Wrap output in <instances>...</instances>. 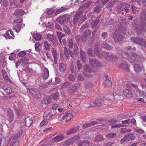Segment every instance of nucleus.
<instances>
[{
	"instance_id": "f257e3e1",
	"label": "nucleus",
	"mask_w": 146,
	"mask_h": 146,
	"mask_svg": "<svg viewBox=\"0 0 146 146\" xmlns=\"http://www.w3.org/2000/svg\"><path fill=\"white\" fill-rule=\"evenodd\" d=\"M140 17L141 20H142L143 19H144L143 20L144 21H142L141 23L140 24L142 28L141 30L139 29V30L141 32V31L143 32V29L146 32V11L142 12Z\"/></svg>"
},
{
	"instance_id": "f03ea898",
	"label": "nucleus",
	"mask_w": 146,
	"mask_h": 146,
	"mask_svg": "<svg viewBox=\"0 0 146 146\" xmlns=\"http://www.w3.org/2000/svg\"><path fill=\"white\" fill-rule=\"evenodd\" d=\"M131 40L135 43L142 45L146 47V41L144 39L139 37L131 38Z\"/></svg>"
},
{
	"instance_id": "7ed1b4c3",
	"label": "nucleus",
	"mask_w": 146,
	"mask_h": 146,
	"mask_svg": "<svg viewBox=\"0 0 146 146\" xmlns=\"http://www.w3.org/2000/svg\"><path fill=\"white\" fill-rule=\"evenodd\" d=\"M103 56L108 60L115 61L117 60V57L112 55H109L108 53L104 52L102 54Z\"/></svg>"
},
{
	"instance_id": "20e7f679",
	"label": "nucleus",
	"mask_w": 146,
	"mask_h": 146,
	"mask_svg": "<svg viewBox=\"0 0 146 146\" xmlns=\"http://www.w3.org/2000/svg\"><path fill=\"white\" fill-rule=\"evenodd\" d=\"M84 70L83 72L84 75L87 77L89 78L91 76V75L88 73L92 72V70L90 68L89 66L87 65H84L83 67Z\"/></svg>"
},
{
	"instance_id": "39448f33",
	"label": "nucleus",
	"mask_w": 146,
	"mask_h": 146,
	"mask_svg": "<svg viewBox=\"0 0 146 146\" xmlns=\"http://www.w3.org/2000/svg\"><path fill=\"white\" fill-rule=\"evenodd\" d=\"M122 55L123 58L127 59L130 62L133 61L136 58L135 54L134 53H132L131 55H129L125 54L123 55V54Z\"/></svg>"
},
{
	"instance_id": "423d86ee",
	"label": "nucleus",
	"mask_w": 146,
	"mask_h": 146,
	"mask_svg": "<svg viewBox=\"0 0 146 146\" xmlns=\"http://www.w3.org/2000/svg\"><path fill=\"white\" fill-rule=\"evenodd\" d=\"M134 139L133 134H129L125 136L121 140V142H123L125 141H129L132 140Z\"/></svg>"
},
{
	"instance_id": "0eeeda50",
	"label": "nucleus",
	"mask_w": 146,
	"mask_h": 146,
	"mask_svg": "<svg viewBox=\"0 0 146 146\" xmlns=\"http://www.w3.org/2000/svg\"><path fill=\"white\" fill-rule=\"evenodd\" d=\"M129 6L130 5L129 4L126 3H124L121 4L119 7L121 11H123L125 10L126 13H128L129 11V10L127 8L129 7Z\"/></svg>"
},
{
	"instance_id": "6e6552de",
	"label": "nucleus",
	"mask_w": 146,
	"mask_h": 146,
	"mask_svg": "<svg viewBox=\"0 0 146 146\" xmlns=\"http://www.w3.org/2000/svg\"><path fill=\"white\" fill-rule=\"evenodd\" d=\"M27 90L30 94L36 97H38L36 96H38L40 94V91L35 89L28 88Z\"/></svg>"
},
{
	"instance_id": "1a4fd4ad",
	"label": "nucleus",
	"mask_w": 146,
	"mask_h": 146,
	"mask_svg": "<svg viewBox=\"0 0 146 146\" xmlns=\"http://www.w3.org/2000/svg\"><path fill=\"white\" fill-rule=\"evenodd\" d=\"M6 64V58L5 56L2 53L0 54V68L5 66Z\"/></svg>"
},
{
	"instance_id": "9d476101",
	"label": "nucleus",
	"mask_w": 146,
	"mask_h": 146,
	"mask_svg": "<svg viewBox=\"0 0 146 146\" xmlns=\"http://www.w3.org/2000/svg\"><path fill=\"white\" fill-rule=\"evenodd\" d=\"M72 116L71 112L69 111L65 113L64 115H63L62 118L65 121H68L70 119Z\"/></svg>"
},
{
	"instance_id": "9b49d317",
	"label": "nucleus",
	"mask_w": 146,
	"mask_h": 146,
	"mask_svg": "<svg viewBox=\"0 0 146 146\" xmlns=\"http://www.w3.org/2000/svg\"><path fill=\"white\" fill-rule=\"evenodd\" d=\"M90 35V31L89 30H86L84 33L82 37V39L84 41H86Z\"/></svg>"
},
{
	"instance_id": "f8f14e48",
	"label": "nucleus",
	"mask_w": 146,
	"mask_h": 146,
	"mask_svg": "<svg viewBox=\"0 0 146 146\" xmlns=\"http://www.w3.org/2000/svg\"><path fill=\"white\" fill-rule=\"evenodd\" d=\"M25 13V11L22 9H18L16 10L13 13L14 15L16 17L23 16Z\"/></svg>"
},
{
	"instance_id": "ddd939ff",
	"label": "nucleus",
	"mask_w": 146,
	"mask_h": 146,
	"mask_svg": "<svg viewBox=\"0 0 146 146\" xmlns=\"http://www.w3.org/2000/svg\"><path fill=\"white\" fill-rule=\"evenodd\" d=\"M89 61L90 64L92 66H99L101 65V64L99 62L94 59L89 58Z\"/></svg>"
},
{
	"instance_id": "4468645a",
	"label": "nucleus",
	"mask_w": 146,
	"mask_h": 146,
	"mask_svg": "<svg viewBox=\"0 0 146 146\" xmlns=\"http://www.w3.org/2000/svg\"><path fill=\"white\" fill-rule=\"evenodd\" d=\"M49 76V72L48 69L46 68H44L42 74V78L44 80L48 78Z\"/></svg>"
},
{
	"instance_id": "2eb2a0df",
	"label": "nucleus",
	"mask_w": 146,
	"mask_h": 146,
	"mask_svg": "<svg viewBox=\"0 0 146 146\" xmlns=\"http://www.w3.org/2000/svg\"><path fill=\"white\" fill-rule=\"evenodd\" d=\"M25 125L29 127L32 124L33 121L31 117H27L25 119Z\"/></svg>"
},
{
	"instance_id": "dca6fc26",
	"label": "nucleus",
	"mask_w": 146,
	"mask_h": 146,
	"mask_svg": "<svg viewBox=\"0 0 146 146\" xmlns=\"http://www.w3.org/2000/svg\"><path fill=\"white\" fill-rule=\"evenodd\" d=\"M47 39L53 43H54L56 41L55 36L53 35H50L49 34H47Z\"/></svg>"
},
{
	"instance_id": "f3484780",
	"label": "nucleus",
	"mask_w": 146,
	"mask_h": 146,
	"mask_svg": "<svg viewBox=\"0 0 146 146\" xmlns=\"http://www.w3.org/2000/svg\"><path fill=\"white\" fill-rule=\"evenodd\" d=\"M82 13V12L79 11L76 14L73 19L74 24L75 25H77V22L78 20L80 17V15Z\"/></svg>"
},
{
	"instance_id": "a211bd4d",
	"label": "nucleus",
	"mask_w": 146,
	"mask_h": 146,
	"mask_svg": "<svg viewBox=\"0 0 146 146\" xmlns=\"http://www.w3.org/2000/svg\"><path fill=\"white\" fill-rule=\"evenodd\" d=\"M113 37L115 40L117 42L120 41L123 38L122 34H117L116 33H115Z\"/></svg>"
},
{
	"instance_id": "6ab92c4d",
	"label": "nucleus",
	"mask_w": 146,
	"mask_h": 146,
	"mask_svg": "<svg viewBox=\"0 0 146 146\" xmlns=\"http://www.w3.org/2000/svg\"><path fill=\"white\" fill-rule=\"evenodd\" d=\"M97 123H98L96 121H92L90 123L85 124L82 126V127L83 128H86L88 127L97 124Z\"/></svg>"
},
{
	"instance_id": "aec40b11",
	"label": "nucleus",
	"mask_w": 146,
	"mask_h": 146,
	"mask_svg": "<svg viewBox=\"0 0 146 146\" xmlns=\"http://www.w3.org/2000/svg\"><path fill=\"white\" fill-rule=\"evenodd\" d=\"M124 95L127 97H131L132 96V93L130 90H125L123 92Z\"/></svg>"
},
{
	"instance_id": "412c9836",
	"label": "nucleus",
	"mask_w": 146,
	"mask_h": 146,
	"mask_svg": "<svg viewBox=\"0 0 146 146\" xmlns=\"http://www.w3.org/2000/svg\"><path fill=\"white\" fill-rule=\"evenodd\" d=\"M52 101V98H51L50 96H48L43 100L42 102L44 104H47L50 103Z\"/></svg>"
},
{
	"instance_id": "4be33fe9",
	"label": "nucleus",
	"mask_w": 146,
	"mask_h": 146,
	"mask_svg": "<svg viewBox=\"0 0 146 146\" xmlns=\"http://www.w3.org/2000/svg\"><path fill=\"white\" fill-rule=\"evenodd\" d=\"M64 138V135H59L53 138L52 139V141L54 142H58L62 140Z\"/></svg>"
},
{
	"instance_id": "5701e85b",
	"label": "nucleus",
	"mask_w": 146,
	"mask_h": 146,
	"mask_svg": "<svg viewBox=\"0 0 146 146\" xmlns=\"http://www.w3.org/2000/svg\"><path fill=\"white\" fill-rule=\"evenodd\" d=\"M21 28V25L20 24H17L15 26L13 27V30L18 33L20 31Z\"/></svg>"
},
{
	"instance_id": "b1692460",
	"label": "nucleus",
	"mask_w": 146,
	"mask_h": 146,
	"mask_svg": "<svg viewBox=\"0 0 146 146\" xmlns=\"http://www.w3.org/2000/svg\"><path fill=\"white\" fill-rule=\"evenodd\" d=\"M134 68L136 73H139L141 70L142 68L141 65L139 64H135L134 66Z\"/></svg>"
},
{
	"instance_id": "393cba45",
	"label": "nucleus",
	"mask_w": 146,
	"mask_h": 146,
	"mask_svg": "<svg viewBox=\"0 0 146 146\" xmlns=\"http://www.w3.org/2000/svg\"><path fill=\"white\" fill-rule=\"evenodd\" d=\"M99 100H97L96 101H93L90 104V105L92 107H95L96 106H101L102 104H101V102L100 103H98V102L99 101Z\"/></svg>"
},
{
	"instance_id": "a878e982",
	"label": "nucleus",
	"mask_w": 146,
	"mask_h": 146,
	"mask_svg": "<svg viewBox=\"0 0 146 146\" xmlns=\"http://www.w3.org/2000/svg\"><path fill=\"white\" fill-rule=\"evenodd\" d=\"M67 9V8L64 7H61L58 8L55 10V13L56 14H58L62 12Z\"/></svg>"
},
{
	"instance_id": "bb28decb",
	"label": "nucleus",
	"mask_w": 146,
	"mask_h": 146,
	"mask_svg": "<svg viewBox=\"0 0 146 146\" xmlns=\"http://www.w3.org/2000/svg\"><path fill=\"white\" fill-rule=\"evenodd\" d=\"M105 81V83L106 85L108 87H110L112 85L111 82L109 79L108 76H106L104 78Z\"/></svg>"
},
{
	"instance_id": "cd10ccee",
	"label": "nucleus",
	"mask_w": 146,
	"mask_h": 146,
	"mask_svg": "<svg viewBox=\"0 0 146 146\" xmlns=\"http://www.w3.org/2000/svg\"><path fill=\"white\" fill-rule=\"evenodd\" d=\"M10 5L12 7L15 8L18 7L17 2L16 0H10Z\"/></svg>"
},
{
	"instance_id": "c85d7f7f",
	"label": "nucleus",
	"mask_w": 146,
	"mask_h": 146,
	"mask_svg": "<svg viewBox=\"0 0 146 146\" xmlns=\"http://www.w3.org/2000/svg\"><path fill=\"white\" fill-rule=\"evenodd\" d=\"M54 11V10L52 9H48L46 11V12H45L44 14L43 15L47 17L48 16L51 15Z\"/></svg>"
},
{
	"instance_id": "c756f323",
	"label": "nucleus",
	"mask_w": 146,
	"mask_h": 146,
	"mask_svg": "<svg viewBox=\"0 0 146 146\" xmlns=\"http://www.w3.org/2000/svg\"><path fill=\"white\" fill-rule=\"evenodd\" d=\"M59 70L61 72L65 71L66 69L65 64L63 63H60L59 64Z\"/></svg>"
},
{
	"instance_id": "7c9ffc66",
	"label": "nucleus",
	"mask_w": 146,
	"mask_h": 146,
	"mask_svg": "<svg viewBox=\"0 0 146 146\" xmlns=\"http://www.w3.org/2000/svg\"><path fill=\"white\" fill-rule=\"evenodd\" d=\"M23 132V131L21 130L18 131L15 136L13 138V139L16 140L19 138L22 135Z\"/></svg>"
},
{
	"instance_id": "2f4dec72",
	"label": "nucleus",
	"mask_w": 146,
	"mask_h": 146,
	"mask_svg": "<svg viewBox=\"0 0 146 146\" xmlns=\"http://www.w3.org/2000/svg\"><path fill=\"white\" fill-rule=\"evenodd\" d=\"M33 38L36 40H38L42 38V36L39 34L36 33L32 35Z\"/></svg>"
},
{
	"instance_id": "473e14b6",
	"label": "nucleus",
	"mask_w": 146,
	"mask_h": 146,
	"mask_svg": "<svg viewBox=\"0 0 146 146\" xmlns=\"http://www.w3.org/2000/svg\"><path fill=\"white\" fill-rule=\"evenodd\" d=\"M119 66L120 68H123L126 71L129 70V66L127 64L122 63L120 64Z\"/></svg>"
},
{
	"instance_id": "72a5a7b5",
	"label": "nucleus",
	"mask_w": 146,
	"mask_h": 146,
	"mask_svg": "<svg viewBox=\"0 0 146 146\" xmlns=\"http://www.w3.org/2000/svg\"><path fill=\"white\" fill-rule=\"evenodd\" d=\"M2 74L4 79L7 82H9V79L6 73L5 70H2Z\"/></svg>"
},
{
	"instance_id": "f704fd0d",
	"label": "nucleus",
	"mask_w": 146,
	"mask_h": 146,
	"mask_svg": "<svg viewBox=\"0 0 146 146\" xmlns=\"http://www.w3.org/2000/svg\"><path fill=\"white\" fill-rule=\"evenodd\" d=\"M101 46L102 48L110 50L112 49V47L107 43L102 44L101 45Z\"/></svg>"
},
{
	"instance_id": "c9c22d12",
	"label": "nucleus",
	"mask_w": 146,
	"mask_h": 146,
	"mask_svg": "<svg viewBox=\"0 0 146 146\" xmlns=\"http://www.w3.org/2000/svg\"><path fill=\"white\" fill-rule=\"evenodd\" d=\"M51 52L55 60L57 58V56H58L57 53L56 52V51L54 48H52Z\"/></svg>"
},
{
	"instance_id": "e433bc0d",
	"label": "nucleus",
	"mask_w": 146,
	"mask_h": 146,
	"mask_svg": "<svg viewBox=\"0 0 146 146\" xmlns=\"http://www.w3.org/2000/svg\"><path fill=\"white\" fill-rule=\"evenodd\" d=\"M70 85V83L68 81L64 83L61 87V90H62L64 89L67 88Z\"/></svg>"
},
{
	"instance_id": "4c0bfd02",
	"label": "nucleus",
	"mask_w": 146,
	"mask_h": 146,
	"mask_svg": "<svg viewBox=\"0 0 146 146\" xmlns=\"http://www.w3.org/2000/svg\"><path fill=\"white\" fill-rule=\"evenodd\" d=\"M73 142V139H70L65 141L64 142L65 145H69L71 144Z\"/></svg>"
},
{
	"instance_id": "58836bf2",
	"label": "nucleus",
	"mask_w": 146,
	"mask_h": 146,
	"mask_svg": "<svg viewBox=\"0 0 146 146\" xmlns=\"http://www.w3.org/2000/svg\"><path fill=\"white\" fill-rule=\"evenodd\" d=\"M131 131L130 129H127L125 128H123L121 129L120 133H125L126 132H129Z\"/></svg>"
},
{
	"instance_id": "ea45409f",
	"label": "nucleus",
	"mask_w": 146,
	"mask_h": 146,
	"mask_svg": "<svg viewBox=\"0 0 146 146\" xmlns=\"http://www.w3.org/2000/svg\"><path fill=\"white\" fill-rule=\"evenodd\" d=\"M52 108L53 109L51 110L52 111H54V110H56L58 109L59 111L61 112L63 111V108H58V107L57 106V105H53L52 106Z\"/></svg>"
},
{
	"instance_id": "a19ab883",
	"label": "nucleus",
	"mask_w": 146,
	"mask_h": 146,
	"mask_svg": "<svg viewBox=\"0 0 146 146\" xmlns=\"http://www.w3.org/2000/svg\"><path fill=\"white\" fill-rule=\"evenodd\" d=\"M63 29L65 33L68 35H69L71 34V32L70 29L66 26H64Z\"/></svg>"
},
{
	"instance_id": "79ce46f5",
	"label": "nucleus",
	"mask_w": 146,
	"mask_h": 146,
	"mask_svg": "<svg viewBox=\"0 0 146 146\" xmlns=\"http://www.w3.org/2000/svg\"><path fill=\"white\" fill-rule=\"evenodd\" d=\"M57 35L59 39L60 43L61 44H62L61 38L64 36V35L60 32H57Z\"/></svg>"
},
{
	"instance_id": "37998d69",
	"label": "nucleus",
	"mask_w": 146,
	"mask_h": 146,
	"mask_svg": "<svg viewBox=\"0 0 146 146\" xmlns=\"http://www.w3.org/2000/svg\"><path fill=\"white\" fill-rule=\"evenodd\" d=\"M66 15L60 16L56 19V20L57 21L61 22L63 21L64 19L66 20Z\"/></svg>"
},
{
	"instance_id": "c03bdc74",
	"label": "nucleus",
	"mask_w": 146,
	"mask_h": 146,
	"mask_svg": "<svg viewBox=\"0 0 146 146\" xmlns=\"http://www.w3.org/2000/svg\"><path fill=\"white\" fill-rule=\"evenodd\" d=\"M77 90V87L76 86H74L71 87L69 89V91L70 93H74Z\"/></svg>"
},
{
	"instance_id": "a18cd8bd",
	"label": "nucleus",
	"mask_w": 146,
	"mask_h": 146,
	"mask_svg": "<svg viewBox=\"0 0 146 146\" xmlns=\"http://www.w3.org/2000/svg\"><path fill=\"white\" fill-rule=\"evenodd\" d=\"M115 134L114 133H110L107 134L106 135V137L109 139L113 138H114L116 136Z\"/></svg>"
},
{
	"instance_id": "49530a36",
	"label": "nucleus",
	"mask_w": 146,
	"mask_h": 146,
	"mask_svg": "<svg viewBox=\"0 0 146 146\" xmlns=\"http://www.w3.org/2000/svg\"><path fill=\"white\" fill-rule=\"evenodd\" d=\"M99 23V19H97L95 21H91L90 23L93 27H95Z\"/></svg>"
},
{
	"instance_id": "de8ad7c7",
	"label": "nucleus",
	"mask_w": 146,
	"mask_h": 146,
	"mask_svg": "<svg viewBox=\"0 0 146 146\" xmlns=\"http://www.w3.org/2000/svg\"><path fill=\"white\" fill-rule=\"evenodd\" d=\"M53 114H50V113H45L44 114V117L46 120H48L50 119L51 117V116Z\"/></svg>"
},
{
	"instance_id": "09e8293b",
	"label": "nucleus",
	"mask_w": 146,
	"mask_h": 146,
	"mask_svg": "<svg viewBox=\"0 0 146 146\" xmlns=\"http://www.w3.org/2000/svg\"><path fill=\"white\" fill-rule=\"evenodd\" d=\"M35 50L37 52L39 51L41 46L40 44L39 43H36L35 44Z\"/></svg>"
},
{
	"instance_id": "8fccbe9b",
	"label": "nucleus",
	"mask_w": 146,
	"mask_h": 146,
	"mask_svg": "<svg viewBox=\"0 0 146 146\" xmlns=\"http://www.w3.org/2000/svg\"><path fill=\"white\" fill-rule=\"evenodd\" d=\"M103 103V105H110L111 103H112L113 104H115V103L113 102H112V103H111V101L110 100H102Z\"/></svg>"
},
{
	"instance_id": "3c124183",
	"label": "nucleus",
	"mask_w": 146,
	"mask_h": 146,
	"mask_svg": "<svg viewBox=\"0 0 146 146\" xmlns=\"http://www.w3.org/2000/svg\"><path fill=\"white\" fill-rule=\"evenodd\" d=\"M26 54V52L24 51H21L18 54V56L19 57L24 56Z\"/></svg>"
},
{
	"instance_id": "603ef678",
	"label": "nucleus",
	"mask_w": 146,
	"mask_h": 146,
	"mask_svg": "<svg viewBox=\"0 0 146 146\" xmlns=\"http://www.w3.org/2000/svg\"><path fill=\"white\" fill-rule=\"evenodd\" d=\"M126 126V125H123L121 124H116L114 125H113L111 126V128H120L122 126Z\"/></svg>"
},
{
	"instance_id": "864d4df0",
	"label": "nucleus",
	"mask_w": 146,
	"mask_h": 146,
	"mask_svg": "<svg viewBox=\"0 0 146 146\" xmlns=\"http://www.w3.org/2000/svg\"><path fill=\"white\" fill-rule=\"evenodd\" d=\"M44 46H45L46 49H49L50 48V44H49L47 41H44L43 42Z\"/></svg>"
},
{
	"instance_id": "5fc2aeb1",
	"label": "nucleus",
	"mask_w": 146,
	"mask_h": 146,
	"mask_svg": "<svg viewBox=\"0 0 146 146\" xmlns=\"http://www.w3.org/2000/svg\"><path fill=\"white\" fill-rule=\"evenodd\" d=\"M79 51L78 49V47L77 45L75 44L74 50V53L76 55L78 54Z\"/></svg>"
},
{
	"instance_id": "6e6d98bb",
	"label": "nucleus",
	"mask_w": 146,
	"mask_h": 146,
	"mask_svg": "<svg viewBox=\"0 0 146 146\" xmlns=\"http://www.w3.org/2000/svg\"><path fill=\"white\" fill-rule=\"evenodd\" d=\"M23 21L22 19L21 18H18L16 19L14 21L13 23H15V24H16V23H21Z\"/></svg>"
},
{
	"instance_id": "4d7b16f0",
	"label": "nucleus",
	"mask_w": 146,
	"mask_h": 146,
	"mask_svg": "<svg viewBox=\"0 0 146 146\" xmlns=\"http://www.w3.org/2000/svg\"><path fill=\"white\" fill-rule=\"evenodd\" d=\"M19 145V141L17 140L11 143V146H18Z\"/></svg>"
},
{
	"instance_id": "13d9d810",
	"label": "nucleus",
	"mask_w": 146,
	"mask_h": 146,
	"mask_svg": "<svg viewBox=\"0 0 146 146\" xmlns=\"http://www.w3.org/2000/svg\"><path fill=\"white\" fill-rule=\"evenodd\" d=\"M58 96L59 95L58 93H54L51 96H50V97L51 98H52L54 99H56L58 98Z\"/></svg>"
},
{
	"instance_id": "bf43d9fd",
	"label": "nucleus",
	"mask_w": 146,
	"mask_h": 146,
	"mask_svg": "<svg viewBox=\"0 0 146 146\" xmlns=\"http://www.w3.org/2000/svg\"><path fill=\"white\" fill-rule=\"evenodd\" d=\"M94 53L97 55L99 57H101L100 56V54L99 52V50H98V49L97 48H95L94 50Z\"/></svg>"
},
{
	"instance_id": "052dcab7",
	"label": "nucleus",
	"mask_w": 146,
	"mask_h": 146,
	"mask_svg": "<svg viewBox=\"0 0 146 146\" xmlns=\"http://www.w3.org/2000/svg\"><path fill=\"white\" fill-rule=\"evenodd\" d=\"M68 44L69 47L70 48H72L73 47L74 44L72 39L69 40Z\"/></svg>"
},
{
	"instance_id": "680f3d73",
	"label": "nucleus",
	"mask_w": 146,
	"mask_h": 146,
	"mask_svg": "<svg viewBox=\"0 0 146 146\" xmlns=\"http://www.w3.org/2000/svg\"><path fill=\"white\" fill-rule=\"evenodd\" d=\"M103 139L102 136L100 135H98L95 137V139L97 141H99L102 140Z\"/></svg>"
},
{
	"instance_id": "e2e57ef3",
	"label": "nucleus",
	"mask_w": 146,
	"mask_h": 146,
	"mask_svg": "<svg viewBox=\"0 0 146 146\" xmlns=\"http://www.w3.org/2000/svg\"><path fill=\"white\" fill-rule=\"evenodd\" d=\"M14 117V114L12 111L10 110V121H12L13 120Z\"/></svg>"
},
{
	"instance_id": "0e129e2a",
	"label": "nucleus",
	"mask_w": 146,
	"mask_h": 146,
	"mask_svg": "<svg viewBox=\"0 0 146 146\" xmlns=\"http://www.w3.org/2000/svg\"><path fill=\"white\" fill-rule=\"evenodd\" d=\"M64 54L66 58L68 59L69 57V53L67 48H64Z\"/></svg>"
},
{
	"instance_id": "69168bd1",
	"label": "nucleus",
	"mask_w": 146,
	"mask_h": 146,
	"mask_svg": "<svg viewBox=\"0 0 146 146\" xmlns=\"http://www.w3.org/2000/svg\"><path fill=\"white\" fill-rule=\"evenodd\" d=\"M77 79L80 81H82L84 80L82 75L81 74H79L77 77Z\"/></svg>"
},
{
	"instance_id": "338daca9",
	"label": "nucleus",
	"mask_w": 146,
	"mask_h": 146,
	"mask_svg": "<svg viewBox=\"0 0 146 146\" xmlns=\"http://www.w3.org/2000/svg\"><path fill=\"white\" fill-rule=\"evenodd\" d=\"M15 54L13 52L11 53L10 56V60H13L15 57Z\"/></svg>"
},
{
	"instance_id": "774afa93",
	"label": "nucleus",
	"mask_w": 146,
	"mask_h": 146,
	"mask_svg": "<svg viewBox=\"0 0 146 146\" xmlns=\"http://www.w3.org/2000/svg\"><path fill=\"white\" fill-rule=\"evenodd\" d=\"M89 143L87 141H83L82 143V146H89Z\"/></svg>"
}]
</instances>
